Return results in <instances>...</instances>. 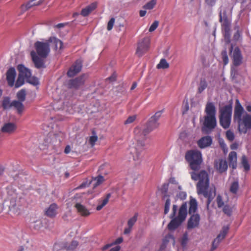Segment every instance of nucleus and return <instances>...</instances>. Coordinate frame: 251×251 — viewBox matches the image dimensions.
Returning <instances> with one entry per match:
<instances>
[{
	"instance_id": "f257e3e1",
	"label": "nucleus",
	"mask_w": 251,
	"mask_h": 251,
	"mask_svg": "<svg viewBox=\"0 0 251 251\" xmlns=\"http://www.w3.org/2000/svg\"><path fill=\"white\" fill-rule=\"evenodd\" d=\"M159 125L158 122L150 118L145 128L142 129L137 127L135 128L134 132L135 142L130 145L128 151L137 164L140 163L143 157L144 151L146 149L145 142L147 139L146 136L156 128Z\"/></svg>"
},
{
	"instance_id": "f03ea898",
	"label": "nucleus",
	"mask_w": 251,
	"mask_h": 251,
	"mask_svg": "<svg viewBox=\"0 0 251 251\" xmlns=\"http://www.w3.org/2000/svg\"><path fill=\"white\" fill-rule=\"evenodd\" d=\"M191 178L194 180H199L197 185L198 194H202L207 199L206 202L207 207L208 208L211 201L216 195L215 188H211L208 191L209 186V180L208 175L205 171H201L199 174L192 172L190 173Z\"/></svg>"
},
{
	"instance_id": "7ed1b4c3",
	"label": "nucleus",
	"mask_w": 251,
	"mask_h": 251,
	"mask_svg": "<svg viewBox=\"0 0 251 251\" xmlns=\"http://www.w3.org/2000/svg\"><path fill=\"white\" fill-rule=\"evenodd\" d=\"M5 201H9V209L11 213L18 215L25 204V201L22 193L16 192L13 186L9 185L5 189Z\"/></svg>"
},
{
	"instance_id": "20e7f679",
	"label": "nucleus",
	"mask_w": 251,
	"mask_h": 251,
	"mask_svg": "<svg viewBox=\"0 0 251 251\" xmlns=\"http://www.w3.org/2000/svg\"><path fill=\"white\" fill-rule=\"evenodd\" d=\"M233 120L237 123L238 130L240 133L246 134L251 129V115L245 111L239 100L235 101Z\"/></svg>"
},
{
	"instance_id": "39448f33",
	"label": "nucleus",
	"mask_w": 251,
	"mask_h": 251,
	"mask_svg": "<svg viewBox=\"0 0 251 251\" xmlns=\"http://www.w3.org/2000/svg\"><path fill=\"white\" fill-rule=\"evenodd\" d=\"M185 158L191 169L194 171L199 170L202 162V154L198 150H190L185 153Z\"/></svg>"
},
{
	"instance_id": "423d86ee",
	"label": "nucleus",
	"mask_w": 251,
	"mask_h": 251,
	"mask_svg": "<svg viewBox=\"0 0 251 251\" xmlns=\"http://www.w3.org/2000/svg\"><path fill=\"white\" fill-rule=\"evenodd\" d=\"M232 113V107L231 104L226 105L221 107L219 110V123L224 129L229 127Z\"/></svg>"
},
{
	"instance_id": "0eeeda50",
	"label": "nucleus",
	"mask_w": 251,
	"mask_h": 251,
	"mask_svg": "<svg viewBox=\"0 0 251 251\" xmlns=\"http://www.w3.org/2000/svg\"><path fill=\"white\" fill-rule=\"evenodd\" d=\"M216 126V117L204 116L201 131L204 133L209 134L215 128Z\"/></svg>"
},
{
	"instance_id": "6e6552de",
	"label": "nucleus",
	"mask_w": 251,
	"mask_h": 251,
	"mask_svg": "<svg viewBox=\"0 0 251 251\" xmlns=\"http://www.w3.org/2000/svg\"><path fill=\"white\" fill-rule=\"evenodd\" d=\"M50 46L48 40L46 42H36L35 43V48L38 55L42 58H46L50 51Z\"/></svg>"
},
{
	"instance_id": "1a4fd4ad",
	"label": "nucleus",
	"mask_w": 251,
	"mask_h": 251,
	"mask_svg": "<svg viewBox=\"0 0 251 251\" xmlns=\"http://www.w3.org/2000/svg\"><path fill=\"white\" fill-rule=\"evenodd\" d=\"M230 13L228 7L221 6L219 13L220 21L222 25H226L228 28V25H231V19L229 17Z\"/></svg>"
},
{
	"instance_id": "9d476101",
	"label": "nucleus",
	"mask_w": 251,
	"mask_h": 251,
	"mask_svg": "<svg viewBox=\"0 0 251 251\" xmlns=\"http://www.w3.org/2000/svg\"><path fill=\"white\" fill-rule=\"evenodd\" d=\"M177 211V206L174 204L173 206V211L170 216L172 220L168 225V228L170 230H174L177 228L183 222H180L179 219H177L176 215Z\"/></svg>"
},
{
	"instance_id": "9b49d317",
	"label": "nucleus",
	"mask_w": 251,
	"mask_h": 251,
	"mask_svg": "<svg viewBox=\"0 0 251 251\" xmlns=\"http://www.w3.org/2000/svg\"><path fill=\"white\" fill-rule=\"evenodd\" d=\"M169 188V183H164L160 189L161 192L164 195L163 199L165 200V202L164 205V214H167L169 210L171 205V200L170 199V196L167 195V192Z\"/></svg>"
},
{
	"instance_id": "f8f14e48",
	"label": "nucleus",
	"mask_w": 251,
	"mask_h": 251,
	"mask_svg": "<svg viewBox=\"0 0 251 251\" xmlns=\"http://www.w3.org/2000/svg\"><path fill=\"white\" fill-rule=\"evenodd\" d=\"M229 230V226H224L223 227L222 230L218 234L217 237L212 242L211 251L215 250L219 246L221 242L225 238Z\"/></svg>"
},
{
	"instance_id": "ddd939ff",
	"label": "nucleus",
	"mask_w": 251,
	"mask_h": 251,
	"mask_svg": "<svg viewBox=\"0 0 251 251\" xmlns=\"http://www.w3.org/2000/svg\"><path fill=\"white\" fill-rule=\"evenodd\" d=\"M150 40L149 38H145L138 44L136 53L139 56H142L149 49Z\"/></svg>"
},
{
	"instance_id": "4468645a",
	"label": "nucleus",
	"mask_w": 251,
	"mask_h": 251,
	"mask_svg": "<svg viewBox=\"0 0 251 251\" xmlns=\"http://www.w3.org/2000/svg\"><path fill=\"white\" fill-rule=\"evenodd\" d=\"M86 77V75H83L75 79L70 80L68 82V87L70 88L78 89L84 84Z\"/></svg>"
},
{
	"instance_id": "2eb2a0df",
	"label": "nucleus",
	"mask_w": 251,
	"mask_h": 251,
	"mask_svg": "<svg viewBox=\"0 0 251 251\" xmlns=\"http://www.w3.org/2000/svg\"><path fill=\"white\" fill-rule=\"evenodd\" d=\"M82 66L81 61L77 60L68 70L67 72L68 76L73 77L76 75L81 70Z\"/></svg>"
},
{
	"instance_id": "dca6fc26",
	"label": "nucleus",
	"mask_w": 251,
	"mask_h": 251,
	"mask_svg": "<svg viewBox=\"0 0 251 251\" xmlns=\"http://www.w3.org/2000/svg\"><path fill=\"white\" fill-rule=\"evenodd\" d=\"M231 58L233 64L235 66H240L243 62V56L238 47H236L233 51Z\"/></svg>"
},
{
	"instance_id": "f3484780",
	"label": "nucleus",
	"mask_w": 251,
	"mask_h": 251,
	"mask_svg": "<svg viewBox=\"0 0 251 251\" xmlns=\"http://www.w3.org/2000/svg\"><path fill=\"white\" fill-rule=\"evenodd\" d=\"M17 129V126L12 122H8L3 124L1 127L0 131L2 133L11 134L14 133Z\"/></svg>"
},
{
	"instance_id": "a211bd4d",
	"label": "nucleus",
	"mask_w": 251,
	"mask_h": 251,
	"mask_svg": "<svg viewBox=\"0 0 251 251\" xmlns=\"http://www.w3.org/2000/svg\"><path fill=\"white\" fill-rule=\"evenodd\" d=\"M16 72L14 67H10L6 72V80L8 86L12 87L14 85Z\"/></svg>"
},
{
	"instance_id": "6ab92c4d",
	"label": "nucleus",
	"mask_w": 251,
	"mask_h": 251,
	"mask_svg": "<svg viewBox=\"0 0 251 251\" xmlns=\"http://www.w3.org/2000/svg\"><path fill=\"white\" fill-rule=\"evenodd\" d=\"M212 138L210 136H205L200 138L197 142L199 147L201 149H204L211 145Z\"/></svg>"
},
{
	"instance_id": "aec40b11",
	"label": "nucleus",
	"mask_w": 251,
	"mask_h": 251,
	"mask_svg": "<svg viewBox=\"0 0 251 251\" xmlns=\"http://www.w3.org/2000/svg\"><path fill=\"white\" fill-rule=\"evenodd\" d=\"M200 217L198 214H192L188 221L187 228L192 229L198 226L200 223Z\"/></svg>"
},
{
	"instance_id": "412c9836",
	"label": "nucleus",
	"mask_w": 251,
	"mask_h": 251,
	"mask_svg": "<svg viewBox=\"0 0 251 251\" xmlns=\"http://www.w3.org/2000/svg\"><path fill=\"white\" fill-rule=\"evenodd\" d=\"M31 56L36 68L38 69H41L45 68L46 67L43 59L39 57L35 52L33 51H31Z\"/></svg>"
},
{
	"instance_id": "4be33fe9",
	"label": "nucleus",
	"mask_w": 251,
	"mask_h": 251,
	"mask_svg": "<svg viewBox=\"0 0 251 251\" xmlns=\"http://www.w3.org/2000/svg\"><path fill=\"white\" fill-rule=\"evenodd\" d=\"M215 166L216 169L221 173L226 171L228 167L226 161L223 159L215 161Z\"/></svg>"
},
{
	"instance_id": "5701e85b",
	"label": "nucleus",
	"mask_w": 251,
	"mask_h": 251,
	"mask_svg": "<svg viewBox=\"0 0 251 251\" xmlns=\"http://www.w3.org/2000/svg\"><path fill=\"white\" fill-rule=\"evenodd\" d=\"M205 112L206 114L205 116L216 117V110L213 102H208L207 103Z\"/></svg>"
},
{
	"instance_id": "b1692460",
	"label": "nucleus",
	"mask_w": 251,
	"mask_h": 251,
	"mask_svg": "<svg viewBox=\"0 0 251 251\" xmlns=\"http://www.w3.org/2000/svg\"><path fill=\"white\" fill-rule=\"evenodd\" d=\"M19 75L23 76L26 79L31 75V72L23 64H19L17 67Z\"/></svg>"
},
{
	"instance_id": "393cba45",
	"label": "nucleus",
	"mask_w": 251,
	"mask_h": 251,
	"mask_svg": "<svg viewBox=\"0 0 251 251\" xmlns=\"http://www.w3.org/2000/svg\"><path fill=\"white\" fill-rule=\"evenodd\" d=\"M187 215V205L186 202L183 203L180 206L178 211V215L176 217L180 220V222H183Z\"/></svg>"
},
{
	"instance_id": "a878e982",
	"label": "nucleus",
	"mask_w": 251,
	"mask_h": 251,
	"mask_svg": "<svg viewBox=\"0 0 251 251\" xmlns=\"http://www.w3.org/2000/svg\"><path fill=\"white\" fill-rule=\"evenodd\" d=\"M49 43L51 44L55 50H61L63 47V42L55 37H51L48 40Z\"/></svg>"
},
{
	"instance_id": "bb28decb",
	"label": "nucleus",
	"mask_w": 251,
	"mask_h": 251,
	"mask_svg": "<svg viewBox=\"0 0 251 251\" xmlns=\"http://www.w3.org/2000/svg\"><path fill=\"white\" fill-rule=\"evenodd\" d=\"M58 206L56 203L51 204L45 211L46 215L51 218L54 217L57 214V210Z\"/></svg>"
},
{
	"instance_id": "cd10ccee",
	"label": "nucleus",
	"mask_w": 251,
	"mask_h": 251,
	"mask_svg": "<svg viewBox=\"0 0 251 251\" xmlns=\"http://www.w3.org/2000/svg\"><path fill=\"white\" fill-rule=\"evenodd\" d=\"M174 193L176 195V200H184L187 197L186 192L182 191L180 185H178L177 188L174 189Z\"/></svg>"
},
{
	"instance_id": "c85d7f7f",
	"label": "nucleus",
	"mask_w": 251,
	"mask_h": 251,
	"mask_svg": "<svg viewBox=\"0 0 251 251\" xmlns=\"http://www.w3.org/2000/svg\"><path fill=\"white\" fill-rule=\"evenodd\" d=\"M208 87V83L205 78L201 77L198 83L197 93L198 94L202 93Z\"/></svg>"
},
{
	"instance_id": "c756f323",
	"label": "nucleus",
	"mask_w": 251,
	"mask_h": 251,
	"mask_svg": "<svg viewBox=\"0 0 251 251\" xmlns=\"http://www.w3.org/2000/svg\"><path fill=\"white\" fill-rule=\"evenodd\" d=\"M96 7L97 3L95 2L92 3L86 7L83 8L80 14L84 17L87 16L92 11L95 9Z\"/></svg>"
},
{
	"instance_id": "7c9ffc66",
	"label": "nucleus",
	"mask_w": 251,
	"mask_h": 251,
	"mask_svg": "<svg viewBox=\"0 0 251 251\" xmlns=\"http://www.w3.org/2000/svg\"><path fill=\"white\" fill-rule=\"evenodd\" d=\"M228 160L230 167L235 169L237 167V153L235 151H232L229 153Z\"/></svg>"
},
{
	"instance_id": "2f4dec72",
	"label": "nucleus",
	"mask_w": 251,
	"mask_h": 251,
	"mask_svg": "<svg viewBox=\"0 0 251 251\" xmlns=\"http://www.w3.org/2000/svg\"><path fill=\"white\" fill-rule=\"evenodd\" d=\"M172 241L173 244H175V238L171 234L166 235L163 239L162 243L160 246L159 251H162L166 247L167 244L170 241Z\"/></svg>"
},
{
	"instance_id": "473e14b6",
	"label": "nucleus",
	"mask_w": 251,
	"mask_h": 251,
	"mask_svg": "<svg viewBox=\"0 0 251 251\" xmlns=\"http://www.w3.org/2000/svg\"><path fill=\"white\" fill-rule=\"evenodd\" d=\"M75 207L77 211L82 216H87L90 214L86 207L79 203H76Z\"/></svg>"
},
{
	"instance_id": "72a5a7b5",
	"label": "nucleus",
	"mask_w": 251,
	"mask_h": 251,
	"mask_svg": "<svg viewBox=\"0 0 251 251\" xmlns=\"http://www.w3.org/2000/svg\"><path fill=\"white\" fill-rule=\"evenodd\" d=\"M36 0H30L27 3L22 5V9L25 10H28L29 8L34 6H38L42 4L44 0H39L37 2H35Z\"/></svg>"
},
{
	"instance_id": "f704fd0d",
	"label": "nucleus",
	"mask_w": 251,
	"mask_h": 251,
	"mask_svg": "<svg viewBox=\"0 0 251 251\" xmlns=\"http://www.w3.org/2000/svg\"><path fill=\"white\" fill-rule=\"evenodd\" d=\"M198 209V204L196 199H191L190 201L189 213L190 214H194Z\"/></svg>"
},
{
	"instance_id": "c9c22d12",
	"label": "nucleus",
	"mask_w": 251,
	"mask_h": 251,
	"mask_svg": "<svg viewBox=\"0 0 251 251\" xmlns=\"http://www.w3.org/2000/svg\"><path fill=\"white\" fill-rule=\"evenodd\" d=\"M12 106L14 107L18 111L19 113H21L24 109V105L23 102L19 100H13L12 101Z\"/></svg>"
},
{
	"instance_id": "e433bc0d",
	"label": "nucleus",
	"mask_w": 251,
	"mask_h": 251,
	"mask_svg": "<svg viewBox=\"0 0 251 251\" xmlns=\"http://www.w3.org/2000/svg\"><path fill=\"white\" fill-rule=\"evenodd\" d=\"M110 197H111V194L110 193L107 194L106 195L105 198H104L101 201V203L100 204H99L97 206V208H96L97 210L98 211L101 210L103 208V207H104L107 203Z\"/></svg>"
},
{
	"instance_id": "4c0bfd02",
	"label": "nucleus",
	"mask_w": 251,
	"mask_h": 251,
	"mask_svg": "<svg viewBox=\"0 0 251 251\" xmlns=\"http://www.w3.org/2000/svg\"><path fill=\"white\" fill-rule=\"evenodd\" d=\"M169 67V64L166 61V60L164 58H162L160 60L159 63L157 65L156 68L158 69H167Z\"/></svg>"
},
{
	"instance_id": "58836bf2",
	"label": "nucleus",
	"mask_w": 251,
	"mask_h": 251,
	"mask_svg": "<svg viewBox=\"0 0 251 251\" xmlns=\"http://www.w3.org/2000/svg\"><path fill=\"white\" fill-rule=\"evenodd\" d=\"M123 241V238L122 237H119L112 243L108 244H106L105 246H104L102 248V250L103 251L106 250L108 249V248H109L110 247H111L112 246H113L114 245L119 244L121 243Z\"/></svg>"
},
{
	"instance_id": "ea45409f",
	"label": "nucleus",
	"mask_w": 251,
	"mask_h": 251,
	"mask_svg": "<svg viewBox=\"0 0 251 251\" xmlns=\"http://www.w3.org/2000/svg\"><path fill=\"white\" fill-rule=\"evenodd\" d=\"M241 164L245 171H248L250 169V165L249 164L248 159L245 155L242 156Z\"/></svg>"
},
{
	"instance_id": "a19ab883",
	"label": "nucleus",
	"mask_w": 251,
	"mask_h": 251,
	"mask_svg": "<svg viewBox=\"0 0 251 251\" xmlns=\"http://www.w3.org/2000/svg\"><path fill=\"white\" fill-rule=\"evenodd\" d=\"M239 183L237 181L233 182L230 187V192L233 194H236L237 193V191L239 189Z\"/></svg>"
},
{
	"instance_id": "79ce46f5",
	"label": "nucleus",
	"mask_w": 251,
	"mask_h": 251,
	"mask_svg": "<svg viewBox=\"0 0 251 251\" xmlns=\"http://www.w3.org/2000/svg\"><path fill=\"white\" fill-rule=\"evenodd\" d=\"M26 92L25 89H22L19 91L17 94V97L19 100L21 102H23L25 100Z\"/></svg>"
},
{
	"instance_id": "37998d69",
	"label": "nucleus",
	"mask_w": 251,
	"mask_h": 251,
	"mask_svg": "<svg viewBox=\"0 0 251 251\" xmlns=\"http://www.w3.org/2000/svg\"><path fill=\"white\" fill-rule=\"evenodd\" d=\"M2 106L4 109H9L12 106V102H10V98L5 97L2 102Z\"/></svg>"
},
{
	"instance_id": "c03bdc74",
	"label": "nucleus",
	"mask_w": 251,
	"mask_h": 251,
	"mask_svg": "<svg viewBox=\"0 0 251 251\" xmlns=\"http://www.w3.org/2000/svg\"><path fill=\"white\" fill-rule=\"evenodd\" d=\"M239 66H235L234 64L231 67L230 74L231 76L233 79L236 78L239 75L238 70L237 67Z\"/></svg>"
},
{
	"instance_id": "a18cd8bd",
	"label": "nucleus",
	"mask_w": 251,
	"mask_h": 251,
	"mask_svg": "<svg viewBox=\"0 0 251 251\" xmlns=\"http://www.w3.org/2000/svg\"><path fill=\"white\" fill-rule=\"evenodd\" d=\"M104 178L103 176L101 175H99L96 177L94 179V181L95 182V183L93 184L94 187L95 188L100 185L104 181Z\"/></svg>"
},
{
	"instance_id": "49530a36",
	"label": "nucleus",
	"mask_w": 251,
	"mask_h": 251,
	"mask_svg": "<svg viewBox=\"0 0 251 251\" xmlns=\"http://www.w3.org/2000/svg\"><path fill=\"white\" fill-rule=\"evenodd\" d=\"M230 25H228V28H226V25H222V30L224 32V36L226 39L228 40L230 38Z\"/></svg>"
},
{
	"instance_id": "de8ad7c7",
	"label": "nucleus",
	"mask_w": 251,
	"mask_h": 251,
	"mask_svg": "<svg viewBox=\"0 0 251 251\" xmlns=\"http://www.w3.org/2000/svg\"><path fill=\"white\" fill-rule=\"evenodd\" d=\"M26 81L29 83L32 84L34 86H37L39 84V81L37 77L35 76H29L26 79Z\"/></svg>"
},
{
	"instance_id": "09e8293b",
	"label": "nucleus",
	"mask_w": 251,
	"mask_h": 251,
	"mask_svg": "<svg viewBox=\"0 0 251 251\" xmlns=\"http://www.w3.org/2000/svg\"><path fill=\"white\" fill-rule=\"evenodd\" d=\"M25 77L18 75V78L15 84V88H18L22 86L25 83Z\"/></svg>"
},
{
	"instance_id": "8fccbe9b",
	"label": "nucleus",
	"mask_w": 251,
	"mask_h": 251,
	"mask_svg": "<svg viewBox=\"0 0 251 251\" xmlns=\"http://www.w3.org/2000/svg\"><path fill=\"white\" fill-rule=\"evenodd\" d=\"M78 243L76 241H73L68 246H65L67 251H72L75 249L78 246Z\"/></svg>"
},
{
	"instance_id": "3c124183",
	"label": "nucleus",
	"mask_w": 251,
	"mask_h": 251,
	"mask_svg": "<svg viewBox=\"0 0 251 251\" xmlns=\"http://www.w3.org/2000/svg\"><path fill=\"white\" fill-rule=\"evenodd\" d=\"M156 4V0H151V1L147 3L143 6V8L145 9L151 10L153 8Z\"/></svg>"
},
{
	"instance_id": "603ef678",
	"label": "nucleus",
	"mask_w": 251,
	"mask_h": 251,
	"mask_svg": "<svg viewBox=\"0 0 251 251\" xmlns=\"http://www.w3.org/2000/svg\"><path fill=\"white\" fill-rule=\"evenodd\" d=\"M188 241V236L187 233H185L180 239L181 245L183 248H185Z\"/></svg>"
},
{
	"instance_id": "864d4df0",
	"label": "nucleus",
	"mask_w": 251,
	"mask_h": 251,
	"mask_svg": "<svg viewBox=\"0 0 251 251\" xmlns=\"http://www.w3.org/2000/svg\"><path fill=\"white\" fill-rule=\"evenodd\" d=\"M138 214H135L132 218L129 219L127 222L128 226L131 227L132 228V226L135 224L137 220Z\"/></svg>"
},
{
	"instance_id": "5fc2aeb1",
	"label": "nucleus",
	"mask_w": 251,
	"mask_h": 251,
	"mask_svg": "<svg viewBox=\"0 0 251 251\" xmlns=\"http://www.w3.org/2000/svg\"><path fill=\"white\" fill-rule=\"evenodd\" d=\"M222 59L224 66L226 65L228 63V57L226 50H223L222 52Z\"/></svg>"
},
{
	"instance_id": "6e6d98bb",
	"label": "nucleus",
	"mask_w": 251,
	"mask_h": 251,
	"mask_svg": "<svg viewBox=\"0 0 251 251\" xmlns=\"http://www.w3.org/2000/svg\"><path fill=\"white\" fill-rule=\"evenodd\" d=\"M42 223L40 220H37L31 225V226L36 230H39L42 227Z\"/></svg>"
},
{
	"instance_id": "4d7b16f0",
	"label": "nucleus",
	"mask_w": 251,
	"mask_h": 251,
	"mask_svg": "<svg viewBox=\"0 0 251 251\" xmlns=\"http://www.w3.org/2000/svg\"><path fill=\"white\" fill-rule=\"evenodd\" d=\"M223 210L225 214H226L229 216H230L232 214V208L230 206H229L228 205H225L223 207Z\"/></svg>"
},
{
	"instance_id": "13d9d810",
	"label": "nucleus",
	"mask_w": 251,
	"mask_h": 251,
	"mask_svg": "<svg viewBox=\"0 0 251 251\" xmlns=\"http://www.w3.org/2000/svg\"><path fill=\"white\" fill-rule=\"evenodd\" d=\"M226 137L227 139L230 141H232L235 138V135L233 131L231 130H228L226 132Z\"/></svg>"
},
{
	"instance_id": "bf43d9fd",
	"label": "nucleus",
	"mask_w": 251,
	"mask_h": 251,
	"mask_svg": "<svg viewBox=\"0 0 251 251\" xmlns=\"http://www.w3.org/2000/svg\"><path fill=\"white\" fill-rule=\"evenodd\" d=\"M163 112V110H161L158 111H157L153 116H151V118L152 120H155V121L158 122L159 119L161 117L162 113Z\"/></svg>"
},
{
	"instance_id": "052dcab7",
	"label": "nucleus",
	"mask_w": 251,
	"mask_h": 251,
	"mask_svg": "<svg viewBox=\"0 0 251 251\" xmlns=\"http://www.w3.org/2000/svg\"><path fill=\"white\" fill-rule=\"evenodd\" d=\"M217 203L218 207L221 208L224 205L222 197L220 195H218L216 198Z\"/></svg>"
},
{
	"instance_id": "680f3d73",
	"label": "nucleus",
	"mask_w": 251,
	"mask_h": 251,
	"mask_svg": "<svg viewBox=\"0 0 251 251\" xmlns=\"http://www.w3.org/2000/svg\"><path fill=\"white\" fill-rule=\"evenodd\" d=\"M159 25V22L157 21H155L151 25L149 28V31L151 32L154 31L156 28L158 27Z\"/></svg>"
},
{
	"instance_id": "e2e57ef3",
	"label": "nucleus",
	"mask_w": 251,
	"mask_h": 251,
	"mask_svg": "<svg viewBox=\"0 0 251 251\" xmlns=\"http://www.w3.org/2000/svg\"><path fill=\"white\" fill-rule=\"evenodd\" d=\"M114 23L115 19L114 18H111L108 22L107 24V29L108 31H110L112 29Z\"/></svg>"
},
{
	"instance_id": "0e129e2a",
	"label": "nucleus",
	"mask_w": 251,
	"mask_h": 251,
	"mask_svg": "<svg viewBox=\"0 0 251 251\" xmlns=\"http://www.w3.org/2000/svg\"><path fill=\"white\" fill-rule=\"evenodd\" d=\"M98 140V137L97 135H92L89 139V143L92 146H94L95 143Z\"/></svg>"
},
{
	"instance_id": "69168bd1",
	"label": "nucleus",
	"mask_w": 251,
	"mask_h": 251,
	"mask_svg": "<svg viewBox=\"0 0 251 251\" xmlns=\"http://www.w3.org/2000/svg\"><path fill=\"white\" fill-rule=\"evenodd\" d=\"M217 0H204L205 4L210 7L214 6L216 3Z\"/></svg>"
},
{
	"instance_id": "338daca9",
	"label": "nucleus",
	"mask_w": 251,
	"mask_h": 251,
	"mask_svg": "<svg viewBox=\"0 0 251 251\" xmlns=\"http://www.w3.org/2000/svg\"><path fill=\"white\" fill-rule=\"evenodd\" d=\"M136 119V116L133 115L131 116H129L126 120L125 122V124H129L133 122Z\"/></svg>"
},
{
	"instance_id": "774afa93",
	"label": "nucleus",
	"mask_w": 251,
	"mask_h": 251,
	"mask_svg": "<svg viewBox=\"0 0 251 251\" xmlns=\"http://www.w3.org/2000/svg\"><path fill=\"white\" fill-rule=\"evenodd\" d=\"M169 182L171 184H174L175 186L173 187L174 189L177 188L178 185H179L178 182L176 181L175 177H171L169 179Z\"/></svg>"
}]
</instances>
